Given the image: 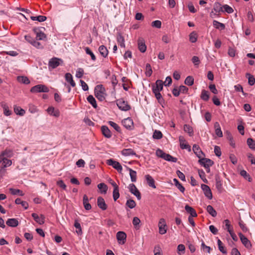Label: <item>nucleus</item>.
Listing matches in <instances>:
<instances>
[{"instance_id":"f257e3e1","label":"nucleus","mask_w":255,"mask_h":255,"mask_svg":"<svg viewBox=\"0 0 255 255\" xmlns=\"http://www.w3.org/2000/svg\"><path fill=\"white\" fill-rule=\"evenodd\" d=\"M105 89L102 85H98L95 88V95L100 101L105 99Z\"/></svg>"},{"instance_id":"f03ea898","label":"nucleus","mask_w":255,"mask_h":255,"mask_svg":"<svg viewBox=\"0 0 255 255\" xmlns=\"http://www.w3.org/2000/svg\"><path fill=\"white\" fill-rule=\"evenodd\" d=\"M117 105L121 110L123 111H128L131 109L130 106L128 104V102L125 101L123 99L117 100Z\"/></svg>"},{"instance_id":"7ed1b4c3","label":"nucleus","mask_w":255,"mask_h":255,"mask_svg":"<svg viewBox=\"0 0 255 255\" xmlns=\"http://www.w3.org/2000/svg\"><path fill=\"white\" fill-rule=\"evenodd\" d=\"M49 90L47 87L44 85L39 84L32 87L30 89V92L32 93H47Z\"/></svg>"},{"instance_id":"20e7f679","label":"nucleus","mask_w":255,"mask_h":255,"mask_svg":"<svg viewBox=\"0 0 255 255\" xmlns=\"http://www.w3.org/2000/svg\"><path fill=\"white\" fill-rule=\"evenodd\" d=\"M63 62V61L60 58L57 57H53L50 59L48 63L49 68L55 69L61 65Z\"/></svg>"},{"instance_id":"39448f33","label":"nucleus","mask_w":255,"mask_h":255,"mask_svg":"<svg viewBox=\"0 0 255 255\" xmlns=\"http://www.w3.org/2000/svg\"><path fill=\"white\" fill-rule=\"evenodd\" d=\"M159 228V233L161 235H164L166 233L167 230V226L165 220L163 218H161L158 224Z\"/></svg>"},{"instance_id":"423d86ee","label":"nucleus","mask_w":255,"mask_h":255,"mask_svg":"<svg viewBox=\"0 0 255 255\" xmlns=\"http://www.w3.org/2000/svg\"><path fill=\"white\" fill-rule=\"evenodd\" d=\"M152 90L158 102L160 104L163 102L164 100L160 93L159 92L158 85H156L155 83V84L152 85Z\"/></svg>"},{"instance_id":"0eeeda50","label":"nucleus","mask_w":255,"mask_h":255,"mask_svg":"<svg viewBox=\"0 0 255 255\" xmlns=\"http://www.w3.org/2000/svg\"><path fill=\"white\" fill-rule=\"evenodd\" d=\"M107 164L109 165L112 166L120 173H121L123 170V167L121 164L119 162L115 161L113 159H109L107 160Z\"/></svg>"},{"instance_id":"6e6552de","label":"nucleus","mask_w":255,"mask_h":255,"mask_svg":"<svg viewBox=\"0 0 255 255\" xmlns=\"http://www.w3.org/2000/svg\"><path fill=\"white\" fill-rule=\"evenodd\" d=\"M128 189L130 192L135 196L138 200L141 199L140 193L134 184H130L128 186Z\"/></svg>"},{"instance_id":"1a4fd4ad","label":"nucleus","mask_w":255,"mask_h":255,"mask_svg":"<svg viewBox=\"0 0 255 255\" xmlns=\"http://www.w3.org/2000/svg\"><path fill=\"white\" fill-rule=\"evenodd\" d=\"M41 28H35L33 29V31L36 36V38L37 40H44L46 38V34L41 30Z\"/></svg>"},{"instance_id":"9d476101","label":"nucleus","mask_w":255,"mask_h":255,"mask_svg":"<svg viewBox=\"0 0 255 255\" xmlns=\"http://www.w3.org/2000/svg\"><path fill=\"white\" fill-rule=\"evenodd\" d=\"M199 162L205 168H209V167L212 166L214 164V162L212 160L208 158H205L204 157L199 159Z\"/></svg>"},{"instance_id":"9b49d317","label":"nucleus","mask_w":255,"mask_h":255,"mask_svg":"<svg viewBox=\"0 0 255 255\" xmlns=\"http://www.w3.org/2000/svg\"><path fill=\"white\" fill-rule=\"evenodd\" d=\"M122 124L127 129L131 130L133 127V122L130 118L125 119L122 121Z\"/></svg>"},{"instance_id":"f8f14e48","label":"nucleus","mask_w":255,"mask_h":255,"mask_svg":"<svg viewBox=\"0 0 255 255\" xmlns=\"http://www.w3.org/2000/svg\"><path fill=\"white\" fill-rule=\"evenodd\" d=\"M201 188L204 191L205 196L210 200L212 199L213 196L210 187L207 185L202 184Z\"/></svg>"},{"instance_id":"ddd939ff","label":"nucleus","mask_w":255,"mask_h":255,"mask_svg":"<svg viewBox=\"0 0 255 255\" xmlns=\"http://www.w3.org/2000/svg\"><path fill=\"white\" fill-rule=\"evenodd\" d=\"M34 221L39 224V225H42L45 222V216L41 214L39 216L36 213H32L31 215Z\"/></svg>"},{"instance_id":"4468645a","label":"nucleus","mask_w":255,"mask_h":255,"mask_svg":"<svg viewBox=\"0 0 255 255\" xmlns=\"http://www.w3.org/2000/svg\"><path fill=\"white\" fill-rule=\"evenodd\" d=\"M193 150L199 159L205 156L204 153L201 150L200 147L198 145L194 144L193 146Z\"/></svg>"},{"instance_id":"2eb2a0df","label":"nucleus","mask_w":255,"mask_h":255,"mask_svg":"<svg viewBox=\"0 0 255 255\" xmlns=\"http://www.w3.org/2000/svg\"><path fill=\"white\" fill-rule=\"evenodd\" d=\"M2 162L1 169L10 166L12 164V161L8 159L6 157H2V155H0V163Z\"/></svg>"},{"instance_id":"dca6fc26","label":"nucleus","mask_w":255,"mask_h":255,"mask_svg":"<svg viewBox=\"0 0 255 255\" xmlns=\"http://www.w3.org/2000/svg\"><path fill=\"white\" fill-rule=\"evenodd\" d=\"M126 238L127 235L124 232L119 231L117 234V239L120 244H125Z\"/></svg>"},{"instance_id":"f3484780","label":"nucleus","mask_w":255,"mask_h":255,"mask_svg":"<svg viewBox=\"0 0 255 255\" xmlns=\"http://www.w3.org/2000/svg\"><path fill=\"white\" fill-rule=\"evenodd\" d=\"M239 236L242 244L247 248L251 247V244L249 240L242 233H239Z\"/></svg>"},{"instance_id":"a211bd4d","label":"nucleus","mask_w":255,"mask_h":255,"mask_svg":"<svg viewBox=\"0 0 255 255\" xmlns=\"http://www.w3.org/2000/svg\"><path fill=\"white\" fill-rule=\"evenodd\" d=\"M179 141L180 142V146L181 148L182 149H186L189 150H191L190 146L186 143V141L182 136H180L179 137Z\"/></svg>"},{"instance_id":"6ab92c4d","label":"nucleus","mask_w":255,"mask_h":255,"mask_svg":"<svg viewBox=\"0 0 255 255\" xmlns=\"http://www.w3.org/2000/svg\"><path fill=\"white\" fill-rule=\"evenodd\" d=\"M98 206L103 210H105L107 208V205L105 203V200L102 197H99L97 199Z\"/></svg>"},{"instance_id":"aec40b11","label":"nucleus","mask_w":255,"mask_h":255,"mask_svg":"<svg viewBox=\"0 0 255 255\" xmlns=\"http://www.w3.org/2000/svg\"><path fill=\"white\" fill-rule=\"evenodd\" d=\"M101 131L104 136L107 138H111L112 137V132L109 128L106 126H103L101 127Z\"/></svg>"},{"instance_id":"412c9836","label":"nucleus","mask_w":255,"mask_h":255,"mask_svg":"<svg viewBox=\"0 0 255 255\" xmlns=\"http://www.w3.org/2000/svg\"><path fill=\"white\" fill-rule=\"evenodd\" d=\"M65 78L66 81L69 83L72 87L76 86V83L73 80V76L70 73H67L65 75Z\"/></svg>"},{"instance_id":"4be33fe9","label":"nucleus","mask_w":255,"mask_h":255,"mask_svg":"<svg viewBox=\"0 0 255 255\" xmlns=\"http://www.w3.org/2000/svg\"><path fill=\"white\" fill-rule=\"evenodd\" d=\"M47 111L49 114L52 115L55 117H58L60 115V112L59 110H55L53 107H49L47 109Z\"/></svg>"},{"instance_id":"5701e85b","label":"nucleus","mask_w":255,"mask_h":255,"mask_svg":"<svg viewBox=\"0 0 255 255\" xmlns=\"http://www.w3.org/2000/svg\"><path fill=\"white\" fill-rule=\"evenodd\" d=\"M145 177L149 186L153 188H156L155 181L153 178L150 175H146Z\"/></svg>"},{"instance_id":"b1692460","label":"nucleus","mask_w":255,"mask_h":255,"mask_svg":"<svg viewBox=\"0 0 255 255\" xmlns=\"http://www.w3.org/2000/svg\"><path fill=\"white\" fill-rule=\"evenodd\" d=\"M6 224L9 227H15L18 225V221L15 218L8 219L6 221Z\"/></svg>"},{"instance_id":"393cba45","label":"nucleus","mask_w":255,"mask_h":255,"mask_svg":"<svg viewBox=\"0 0 255 255\" xmlns=\"http://www.w3.org/2000/svg\"><path fill=\"white\" fill-rule=\"evenodd\" d=\"M1 106L3 110V114L6 116H10L12 112L9 109V107L8 105L5 103H2L1 104Z\"/></svg>"},{"instance_id":"a878e982","label":"nucleus","mask_w":255,"mask_h":255,"mask_svg":"<svg viewBox=\"0 0 255 255\" xmlns=\"http://www.w3.org/2000/svg\"><path fill=\"white\" fill-rule=\"evenodd\" d=\"M122 154L124 156L136 155L135 152L131 148H125L123 149Z\"/></svg>"},{"instance_id":"bb28decb","label":"nucleus","mask_w":255,"mask_h":255,"mask_svg":"<svg viewBox=\"0 0 255 255\" xmlns=\"http://www.w3.org/2000/svg\"><path fill=\"white\" fill-rule=\"evenodd\" d=\"M99 51L100 54L103 57L106 58L109 53V51L106 46L104 45H101L99 47Z\"/></svg>"},{"instance_id":"cd10ccee","label":"nucleus","mask_w":255,"mask_h":255,"mask_svg":"<svg viewBox=\"0 0 255 255\" xmlns=\"http://www.w3.org/2000/svg\"><path fill=\"white\" fill-rule=\"evenodd\" d=\"M185 209L188 213H189L190 214V216H192V217H197V214L195 210V209L194 208H193L192 207L189 206V205H186L185 207Z\"/></svg>"},{"instance_id":"c85d7f7f","label":"nucleus","mask_w":255,"mask_h":255,"mask_svg":"<svg viewBox=\"0 0 255 255\" xmlns=\"http://www.w3.org/2000/svg\"><path fill=\"white\" fill-rule=\"evenodd\" d=\"M214 128L215 129V133L218 137H222L223 133L221 129L220 124L218 122H216L214 124Z\"/></svg>"},{"instance_id":"c756f323","label":"nucleus","mask_w":255,"mask_h":255,"mask_svg":"<svg viewBox=\"0 0 255 255\" xmlns=\"http://www.w3.org/2000/svg\"><path fill=\"white\" fill-rule=\"evenodd\" d=\"M213 25L215 28L220 30H224L225 28V25L224 23H221L216 20H213Z\"/></svg>"},{"instance_id":"7c9ffc66","label":"nucleus","mask_w":255,"mask_h":255,"mask_svg":"<svg viewBox=\"0 0 255 255\" xmlns=\"http://www.w3.org/2000/svg\"><path fill=\"white\" fill-rule=\"evenodd\" d=\"M83 205L86 210H90L92 208L91 204L89 203V199L86 195L83 196Z\"/></svg>"},{"instance_id":"2f4dec72","label":"nucleus","mask_w":255,"mask_h":255,"mask_svg":"<svg viewBox=\"0 0 255 255\" xmlns=\"http://www.w3.org/2000/svg\"><path fill=\"white\" fill-rule=\"evenodd\" d=\"M13 155V151L10 149H5L0 153V155H2V157H11Z\"/></svg>"},{"instance_id":"473e14b6","label":"nucleus","mask_w":255,"mask_h":255,"mask_svg":"<svg viewBox=\"0 0 255 255\" xmlns=\"http://www.w3.org/2000/svg\"><path fill=\"white\" fill-rule=\"evenodd\" d=\"M138 49L141 52H144L146 49V46L143 41L142 39L138 40Z\"/></svg>"},{"instance_id":"72a5a7b5","label":"nucleus","mask_w":255,"mask_h":255,"mask_svg":"<svg viewBox=\"0 0 255 255\" xmlns=\"http://www.w3.org/2000/svg\"><path fill=\"white\" fill-rule=\"evenodd\" d=\"M128 170L129 172V175L131 181L132 182L136 181V172L131 168H128Z\"/></svg>"},{"instance_id":"f704fd0d","label":"nucleus","mask_w":255,"mask_h":255,"mask_svg":"<svg viewBox=\"0 0 255 255\" xmlns=\"http://www.w3.org/2000/svg\"><path fill=\"white\" fill-rule=\"evenodd\" d=\"M9 190L12 195H18L21 196L24 195L22 191L19 189L10 188L9 189Z\"/></svg>"},{"instance_id":"c9c22d12","label":"nucleus","mask_w":255,"mask_h":255,"mask_svg":"<svg viewBox=\"0 0 255 255\" xmlns=\"http://www.w3.org/2000/svg\"><path fill=\"white\" fill-rule=\"evenodd\" d=\"M206 210L212 217H215L217 216V212L211 205L207 206Z\"/></svg>"},{"instance_id":"e433bc0d","label":"nucleus","mask_w":255,"mask_h":255,"mask_svg":"<svg viewBox=\"0 0 255 255\" xmlns=\"http://www.w3.org/2000/svg\"><path fill=\"white\" fill-rule=\"evenodd\" d=\"M246 77L248 79V83L250 86H253L255 83V78L254 76L247 73L246 74Z\"/></svg>"},{"instance_id":"4c0bfd02","label":"nucleus","mask_w":255,"mask_h":255,"mask_svg":"<svg viewBox=\"0 0 255 255\" xmlns=\"http://www.w3.org/2000/svg\"><path fill=\"white\" fill-rule=\"evenodd\" d=\"M98 188L101 190V193L106 194L108 190V186L104 183H101L98 185Z\"/></svg>"},{"instance_id":"58836bf2","label":"nucleus","mask_w":255,"mask_h":255,"mask_svg":"<svg viewBox=\"0 0 255 255\" xmlns=\"http://www.w3.org/2000/svg\"><path fill=\"white\" fill-rule=\"evenodd\" d=\"M117 41L121 47H125L124 37L120 33H119L117 35Z\"/></svg>"},{"instance_id":"ea45409f","label":"nucleus","mask_w":255,"mask_h":255,"mask_svg":"<svg viewBox=\"0 0 255 255\" xmlns=\"http://www.w3.org/2000/svg\"><path fill=\"white\" fill-rule=\"evenodd\" d=\"M163 159H165L166 161H171L173 162H176L177 161V159L176 157H174L170 155L169 154H167L165 153L164 154Z\"/></svg>"},{"instance_id":"a19ab883","label":"nucleus","mask_w":255,"mask_h":255,"mask_svg":"<svg viewBox=\"0 0 255 255\" xmlns=\"http://www.w3.org/2000/svg\"><path fill=\"white\" fill-rule=\"evenodd\" d=\"M173 182L175 185V186L177 187V188L182 192L184 193L185 191V188L183 186V185L179 182V181L176 179L174 178L173 179Z\"/></svg>"},{"instance_id":"79ce46f5","label":"nucleus","mask_w":255,"mask_h":255,"mask_svg":"<svg viewBox=\"0 0 255 255\" xmlns=\"http://www.w3.org/2000/svg\"><path fill=\"white\" fill-rule=\"evenodd\" d=\"M87 101L89 103L91 104V105L95 108H97V105L96 103V101L94 97L92 95H89L87 98Z\"/></svg>"},{"instance_id":"37998d69","label":"nucleus","mask_w":255,"mask_h":255,"mask_svg":"<svg viewBox=\"0 0 255 255\" xmlns=\"http://www.w3.org/2000/svg\"><path fill=\"white\" fill-rule=\"evenodd\" d=\"M213 10L216 13H220V12H223V6H221V5L219 2H215L214 4Z\"/></svg>"},{"instance_id":"c03bdc74","label":"nucleus","mask_w":255,"mask_h":255,"mask_svg":"<svg viewBox=\"0 0 255 255\" xmlns=\"http://www.w3.org/2000/svg\"><path fill=\"white\" fill-rule=\"evenodd\" d=\"M198 35L195 31L192 32L189 34V40L192 43H195L197 41Z\"/></svg>"},{"instance_id":"a18cd8bd","label":"nucleus","mask_w":255,"mask_h":255,"mask_svg":"<svg viewBox=\"0 0 255 255\" xmlns=\"http://www.w3.org/2000/svg\"><path fill=\"white\" fill-rule=\"evenodd\" d=\"M30 18L31 20L35 21L37 20L39 22H43L45 21L47 19V17L43 15H39L37 16H31Z\"/></svg>"},{"instance_id":"49530a36","label":"nucleus","mask_w":255,"mask_h":255,"mask_svg":"<svg viewBox=\"0 0 255 255\" xmlns=\"http://www.w3.org/2000/svg\"><path fill=\"white\" fill-rule=\"evenodd\" d=\"M14 112L16 115L23 116L25 114V111L20 107L15 106L14 107Z\"/></svg>"},{"instance_id":"de8ad7c7","label":"nucleus","mask_w":255,"mask_h":255,"mask_svg":"<svg viewBox=\"0 0 255 255\" xmlns=\"http://www.w3.org/2000/svg\"><path fill=\"white\" fill-rule=\"evenodd\" d=\"M17 81L20 83L25 84H28L30 83L28 78L25 76H18Z\"/></svg>"},{"instance_id":"09e8293b","label":"nucleus","mask_w":255,"mask_h":255,"mask_svg":"<svg viewBox=\"0 0 255 255\" xmlns=\"http://www.w3.org/2000/svg\"><path fill=\"white\" fill-rule=\"evenodd\" d=\"M217 244H218V248H219V251L221 252H222L223 254H226L227 251H226L225 247L223 246V243L220 239L218 240Z\"/></svg>"},{"instance_id":"8fccbe9b","label":"nucleus","mask_w":255,"mask_h":255,"mask_svg":"<svg viewBox=\"0 0 255 255\" xmlns=\"http://www.w3.org/2000/svg\"><path fill=\"white\" fill-rule=\"evenodd\" d=\"M201 98L205 101H207L209 99L208 91L205 90H203L201 94Z\"/></svg>"},{"instance_id":"3c124183","label":"nucleus","mask_w":255,"mask_h":255,"mask_svg":"<svg viewBox=\"0 0 255 255\" xmlns=\"http://www.w3.org/2000/svg\"><path fill=\"white\" fill-rule=\"evenodd\" d=\"M184 130L187 132L190 136H192L193 134V128L188 125H185L184 126Z\"/></svg>"},{"instance_id":"603ef678","label":"nucleus","mask_w":255,"mask_h":255,"mask_svg":"<svg viewBox=\"0 0 255 255\" xmlns=\"http://www.w3.org/2000/svg\"><path fill=\"white\" fill-rule=\"evenodd\" d=\"M194 78L192 76H187L184 81V83L188 86H192L194 84Z\"/></svg>"},{"instance_id":"864d4df0","label":"nucleus","mask_w":255,"mask_h":255,"mask_svg":"<svg viewBox=\"0 0 255 255\" xmlns=\"http://www.w3.org/2000/svg\"><path fill=\"white\" fill-rule=\"evenodd\" d=\"M247 143L249 147L252 149H255V141L252 138L247 139Z\"/></svg>"},{"instance_id":"5fc2aeb1","label":"nucleus","mask_w":255,"mask_h":255,"mask_svg":"<svg viewBox=\"0 0 255 255\" xmlns=\"http://www.w3.org/2000/svg\"><path fill=\"white\" fill-rule=\"evenodd\" d=\"M126 206L130 209H133L135 207L136 203L135 201L132 199H129L127 201Z\"/></svg>"},{"instance_id":"6e6d98bb","label":"nucleus","mask_w":255,"mask_h":255,"mask_svg":"<svg viewBox=\"0 0 255 255\" xmlns=\"http://www.w3.org/2000/svg\"><path fill=\"white\" fill-rule=\"evenodd\" d=\"M74 226L77 229L76 231V233L78 235L81 234L82 232L80 224L76 220L75 221Z\"/></svg>"},{"instance_id":"4d7b16f0","label":"nucleus","mask_w":255,"mask_h":255,"mask_svg":"<svg viewBox=\"0 0 255 255\" xmlns=\"http://www.w3.org/2000/svg\"><path fill=\"white\" fill-rule=\"evenodd\" d=\"M108 124L112 127L116 131L119 132H121V128L118 124L112 121H109Z\"/></svg>"},{"instance_id":"13d9d810","label":"nucleus","mask_w":255,"mask_h":255,"mask_svg":"<svg viewBox=\"0 0 255 255\" xmlns=\"http://www.w3.org/2000/svg\"><path fill=\"white\" fill-rule=\"evenodd\" d=\"M198 174L203 182L207 183L208 182V180L205 177V173L204 171L202 169L198 170Z\"/></svg>"},{"instance_id":"bf43d9fd","label":"nucleus","mask_w":255,"mask_h":255,"mask_svg":"<svg viewBox=\"0 0 255 255\" xmlns=\"http://www.w3.org/2000/svg\"><path fill=\"white\" fill-rule=\"evenodd\" d=\"M85 50L86 53L91 56V59L93 61H95L96 59V56L90 49L89 47H86Z\"/></svg>"},{"instance_id":"052dcab7","label":"nucleus","mask_w":255,"mask_h":255,"mask_svg":"<svg viewBox=\"0 0 255 255\" xmlns=\"http://www.w3.org/2000/svg\"><path fill=\"white\" fill-rule=\"evenodd\" d=\"M240 174L241 176L244 177L246 180H248L250 182L251 181V178L250 175L245 170H241L240 172Z\"/></svg>"},{"instance_id":"680f3d73","label":"nucleus","mask_w":255,"mask_h":255,"mask_svg":"<svg viewBox=\"0 0 255 255\" xmlns=\"http://www.w3.org/2000/svg\"><path fill=\"white\" fill-rule=\"evenodd\" d=\"M153 138L154 139H159L162 138V133L159 130H155L153 134Z\"/></svg>"},{"instance_id":"e2e57ef3","label":"nucleus","mask_w":255,"mask_h":255,"mask_svg":"<svg viewBox=\"0 0 255 255\" xmlns=\"http://www.w3.org/2000/svg\"><path fill=\"white\" fill-rule=\"evenodd\" d=\"M84 73V70L81 68L77 69L76 73V77L78 78H81L83 77Z\"/></svg>"},{"instance_id":"0e129e2a","label":"nucleus","mask_w":255,"mask_h":255,"mask_svg":"<svg viewBox=\"0 0 255 255\" xmlns=\"http://www.w3.org/2000/svg\"><path fill=\"white\" fill-rule=\"evenodd\" d=\"M146 72L145 74L147 76H150L152 74V71L150 65L148 63L146 64Z\"/></svg>"},{"instance_id":"69168bd1","label":"nucleus","mask_w":255,"mask_h":255,"mask_svg":"<svg viewBox=\"0 0 255 255\" xmlns=\"http://www.w3.org/2000/svg\"><path fill=\"white\" fill-rule=\"evenodd\" d=\"M223 11H226L228 13H232L234 11L233 9L227 4H225L223 6Z\"/></svg>"},{"instance_id":"338daca9","label":"nucleus","mask_w":255,"mask_h":255,"mask_svg":"<svg viewBox=\"0 0 255 255\" xmlns=\"http://www.w3.org/2000/svg\"><path fill=\"white\" fill-rule=\"evenodd\" d=\"M113 199L115 201H117V200L120 197V193H119V189H114L113 190Z\"/></svg>"},{"instance_id":"774afa93","label":"nucleus","mask_w":255,"mask_h":255,"mask_svg":"<svg viewBox=\"0 0 255 255\" xmlns=\"http://www.w3.org/2000/svg\"><path fill=\"white\" fill-rule=\"evenodd\" d=\"M216 187L219 191L222 190V183L219 178L216 179Z\"/></svg>"}]
</instances>
